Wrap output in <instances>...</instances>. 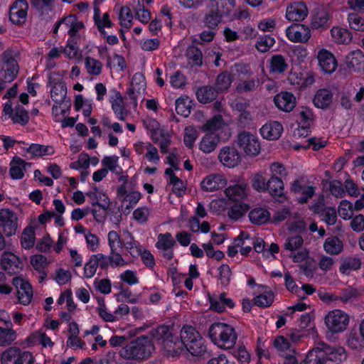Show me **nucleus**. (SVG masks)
Wrapping results in <instances>:
<instances>
[{
    "instance_id": "18",
    "label": "nucleus",
    "mask_w": 364,
    "mask_h": 364,
    "mask_svg": "<svg viewBox=\"0 0 364 364\" xmlns=\"http://www.w3.org/2000/svg\"><path fill=\"white\" fill-rule=\"evenodd\" d=\"M227 181L223 175L211 174L206 176L201 182V187L206 191H214L224 188Z\"/></svg>"
},
{
    "instance_id": "29",
    "label": "nucleus",
    "mask_w": 364,
    "mask_h": 364,
    "mask_svg": "<svg viewBox=\"0 0 364 364\" xmlns=\"http://www.w3.org/2000/svg\"><path fill=\"white\" fill-rule=\"evenodd\" d=\"M232 203V204L228 209V215L232 220H238L250 209L249 205L244 201Z\"/></svg>"
},
{
    "instance_id": "43",
    "label": "nucleus",
    "mask_w": 364,
    "mask_h": 364,
    "mask_svg": "<svg viewBox=\"0 0 364 364\" xmlns=\"http://www.w3.org/2000/svg\"><path fill=\"white\" fill-rule=\"evenodd\" d=\"M21 242L25 249H30L34 245L35 232L33 227H27L24 229L21 235Z\"/></svg>"
},
{
    "instance_id": "37",
    "label": "nucleus",
    "mask_w": 364,
    "mask_h": 364,
    "mask_svg": "<svg viewBox=\"0 0 364 364\" xmlns=\"http://www.w3.org/2000/svg\"><path fill=\"white\" fill-rule=\"evenodd\" d=\"M288 68V64L282 55H275L270 60V72L274 73H284Z\"/></svg>"
},
{
    "instance_id": "63",
    "label": "nucleus",
    "mask_w": 364,
    "mask_h": 364,
    "mask_svg": "<svg viewBox=\"0 0 364 364\" xmlns=\"http://www.w3.org/2000/svg\"><path fill=\"white\" fill-rule=\"evenodd\" d=\"M219 280L220 282V284L226 287L230 284V279H231V269L229 267V265L226 264H222L219 268Z\"/></svg>"
},
{
    "instance_id": "50",
    "label": "nucleus",
    "mask_w": 364,
    "mask_h": 364,
    "mask_svg": "<svg viewBox=\"0 0 364 364\" xmlns=\"http://www.w3.org/2000/svg\"><path fill=\"white\" fill-rule=\"evenodd\" d=\"M274 346L280 351V355L287 353V350H289L288 353H295V350L291 348V344L284 336L277 337L274 341Z\"/></svg>"
},
{
    "instance_id": "12",
    "label": "nucleus",
    "mask_w": 364,
    "mask_h": 364,
    "mask_svg": "<svg viewBox=\"0 0 364 364\" xmlns=\"http://www.w3.org/2000/svg\"><path fill=\"white\" fill-rule=\"evenodd\" d=\"M176 245V242L169 232L159 234L158 240L156 243V247L163 251V257L171 260L173 257V247Z\"/></svg>"
},
{
    "instance_id": "15",
    "label": "nucleus",
    "mask_w": 364,
    "mask_h": 364,
    "mask_svg": "<svg viewBox=\"0 0 364 364\" xmlns=\"http://www.w3.org/2000/svg\"><path fill=\"white\" fill-rule=\"evenodd\" d=\"M199 333L191 326H185L182 328L180 333V339L177 336L176 342V353H178L184 347L191 342L199 338Z\"/></svg>"
},
{
    "instance_id": "23",
    "label": "nucleus",
    "mask_w": 364,
    "mask_h": 364,
    "mask_svg": "<svg viewBox=\"0 0 364 364\" xmlns=\"http://www.w3.org/2000/svg\"><path fill=\"white\" fill-rule=\"evenodd\" d=\"M267 191L274 198L284 196V186L279 177H270L267 181Z\"/></svg>"
},
{
    "instance_id": "28",
    "label": "nucleus",
    "mask_w": 364,
    "mask_h": 364,
    "mask_svg": "<svg viewBox=\"0 0 364 364\" xmlns=\"http://www.w3.org/2000/svg\"><path fill=\"white\" fill-rule=\"evenodd\" d=\"M331 33L333 41L338 44H348L353 38L348 30L340 27H333Z\"/></svg>"
},
{
    "instance_id": "54",
    "label": "nucleus",
    "mask_w": 364,
    "mask_h": 364,
    "mask_svg": "<svg viewBox=\"0 0 364 364\" xmlns=\"http://www.w3.org/2000/svg\"><path fill=\"white\" fill-rule=\"evenodd\" d=\"M321 220L324 221L328 225H333L337 220V214L336 209L333 207H327L320 215Z\"/></svg>"
},
{
    "instance_id": "25",
    "label": "nucleus",
    "mask_w": 364,
    "mask_h": 364,
    "mask_svg": "<svg viewBox=\"0 0 364 364\" xmlns=\"http://www.w3.org/2000/svg\"><path fill=\"white\" fill-rule=\"evenodd\" d=\"M249 218L252 223L259 225L270 222L271 214L264 208H256L250 212Z\"/></svg>"
},
{
    "instance_id": "44",
    "label": "nucleus",
    "mask_w": 364,
    "mask_h": 364,
    "mask_svg": "<svg viewBox=\"0 0 364 364\" xmlns=\"http://www.w3.org/2000/svg\"><path fill=\"white\" fill-rule=\"evenodd\" d=\"M11 119L14 123L25 125L29 121L28 113L22 106L18 105L15 107Z\"/></svg>"
},
{
    "instance_id": "1",
    "label": "nucleus",
    "mask_w": 364,
    "mask_h": 364,
    "mask_svg": "<svg viewBox=\"0 0 364 364\" xmlns=\"http://www.w3.org/2000/svg\"><path fill=\"white\" fill-rule=\"evenodd\" d=\"M295 353L281 354L284 358L283 364H298ZM346 354L343 348H335L321 343L311 350L300 364H340L346 360Z\"/></svg>"
},
{
    "instance_id": "30",
    "label": "nucleus",
    "mask_w": 364,
    "mask_h": 364,
    "mask_svg": "<svg viewBox=\"0 0 364 364\" xmlns=\"http://www.w3.org/2000/svg\"><path fill=\"white\" fill-rule=\"evenodd\" d=\"M323 248L329 255H338L343 250V242L337 237H330L326 239Z\"/></svg>"
},
{
    "instance_id": "34",
    "label": "nucleus",
    "mask_w": 364,
    "mask_h": 364,
    "mask_svg": "<svg viewBox=\"0 0 364 364\" xmlns=\"http://www.w3.org/2000/svg\"><path fill=\"white\" fill-rule=\"evenodd\" d=\"M330 19L328 12L325 9H319L311 19V26L313 29L325 27Z\"/></svg>"
},
{
    "instance_id": "17",
    "label": "nucleus",
    "mask_w": 364,
    "mask_h": 364,
    "mask_svg": "<svg viewBox=\"0 0 364 364\" xmlns=\"http://www.w3.org/2000/svg\"><path fill=\"white\" fill-rule=\"evenodd\" d=\"M274 102L279 109L290 112L296 106V98L289 92H282L274 97Z\"/></svg>"
},
{
    "instance_id": "19",
    "label": "nucleus",
    "mask_w": 364,
    "mask_h": 364,
    "mask_svg": "<svg viewBox=\"0 0 364 364\" xmlns=\"http://www.w3.org/2000/svg\"><path fill=\"white\" fill-rule=\"evenodd\" d=\"M283 132V126L279 122L273 121L266 123L260 129L263 138L269 140L278 139Z\"/></svg>"
},
{
    "instance_id": "53",
    "label": "nucleus",
    "mask_w": 364,
    "mask_h": 364,
    "mask_svg": "<svg viewBox=\"0 0 364 364\" xmlns=\"http://www.w3.org/2000/svg\"><path fill=\"white\" fill-rule=\"evenodd\" d=\"M252 186L258 192L267 191V181L260 173H257L253 175L252 178Z\"/></svg>"
},
{
    "instance_id": "36",
    "label": "nucleus",
    "mask_w": 364,
    "mask_h": 364,
    "mask_svg": "<svg viewBox=\"0 0 364 364\" xmlns=\"http://www.w3.org/2000/svg\"><path fill=\"white\" fill-rule=\"evenodd\" d=\"M232 82V75L228 71L219 74L215 80V88L219 93H222L229 89Z\"/></svg>"
},
{
    "instance_id": "8",
    "label": "nucleus",
    "mask_w": 364,
    "mask_h": 364,
    "mask_svg": "<svg viewBox=\"0 0 364 364\" xmlns=\"http://www.w3.org/2000/svg\"><path fill=\"white\" fill-rule=\"evenodd\" d=\"M2 70L4 72V79L11 82L14 80L19 72V66L14 57V51L8 49L1 55Z\"/></svg>"
},
{
    "instance_id": "40",
    "label": "nucleus",
    "mask_w": 364,
    "mask_h": 364,
    "mask_svg": "<svg viewBox=\"0 0 364 364\" xmlns=\"http://www.w3.org/2000/svg\"><path fill=\"white\" fill-rule=\"evenodd\" d=\"M184 348L193 356H200L205 353L206 350V347L204 345V340L200 336Z\"/></svg>"
},
{
    "instance_id": "51",
    "label": "nucleus",
    "mask_w": 364,
    "mask_h": 364,
    "mask_svg": "<svg viewBox=\"0 0 364 364\" xmlns=\"http://www.w3.org/2000/svg\"><path fill=\"white\" fill-rule=\"evenodd\" d=\"M216 8L214 9L215 11H218L221 16H227L228 15L232 9L235 6V1L234 0H227V1H215Z\"/></svg>"
},
{
    "instance_id": "49",
    "label": "nucleus",
    "mask_w": 364,
    "mask_h": 364,
    "mask_svg": "<svg viewBox=\"0 0 364 364\" xmlns=\"http://www.w3.org/2000/svg\"><path fill=\"white\" fill-rule=\"evenodd\" d=\"M274 294L272 291H266L255 297L254 303L259 307H268L274 301Z\"/></svg>"
},
{
    "instance_id": "47",
    "label": "nucleus",
    "mask_w": 364,
    "mask_h": 364,
    "mask_svg": "<svg viewBox=\"0 0 364 364\" xmlns=\"http://www.w3.org/2000/svg\"><path fill=\"white\" fill-rule=\"evenodd\" d=\"M85 63L88 73L95 75H98L101 73L102 64L98 60L88 56L85 58Z\"/></svg>"
},
{
    "instance_id": "10",
    "label": "nucleus",
    "mask_w": 364,
    "mask_h": 364,
    "mask_svg": "<svg viewBox=\"0 0 364 364\" xmlns=\"http://www.w3.org/2000/svg\"><path fill=\"white\" fill-rule=\"evenodd\" d=\"M286 35L292 42L306 43L311 37V31L304 24L294 23L287 28Z\"/></svg>"
},
{
    "instance_id": "7",
    "label": "nucleus",
    "mask_w": 364,
    "mask_h": 364,
    "mask_svg": "<svg viewBox=\"0 0 364 364\" xmlns=\"http://www.w3.org/2000/svg\"><path fill=\"white\" fill-rule=\"evenodd\" d=\"M0 228L5 236L11 237L14 235L18 229V217L16 213L8 208L1 209Z\"/></svg>"
},
{
    "instance_id": "11",
    "label": "nucleus",
    "mask_w": 364,
    "mask_h": 364,
    "mask_svg": "<svg viewBox=\"0 0 364 364\" xmlns=\"http://www.w3.org/2000/svg\"><path fill=\"white\" fill-rule=\"evenodd\" d=\"M28 4L26 0H16L9 10V19L16 25H22L26 21Z\"/></svg>"
},
{
    "instance_id": "52",
    "label": "nucleus",
    "mask_w": 364,
    "mask_h": 364,
    "mask_svg": "<svg viewBox=\"0 0 364 364\" xmlns=\"http://www.w3.org/2000/svg\"><path fill=\"white\" fill-rule=\"evenodd\" d=\"M97 257V256H95V255H92L89 261L85 264L84 267V276L86 278H91L95 275L99 265Z\"/></svg>"
},
{
    "instance_id": "32",
    "label": "nucleus",
    "mask_w": 364,
    "mask_h": 364,
    "mask_svg": "<svg viewBox=\"0 0 364 364\" xmlns=\"http://www.w3.org/2000/svg\"><path fill=\"white\" fill-rule=\"evenodd\" d=\"M17 338V333L12 327L0 326V346H11Z\"/></svg>"
},
{
    "instance_id": "21",
    "label": "nucleus",
    "mask_w": 364,
    "mask_h": 364,
    "mask_svg": "<svg viewBox=\"0 0 364 364\" xmlns=\"http://www.w3.org/2000/svg\"><path fill=\"white\" fill-rule=\"evenodd\" d=\"M218 94V91L212 85L201 86L196 91L198 100L203 104L213 102L217 98Z\"/></svg>"
},
{
    "instance_id": "33",
    "label": "nucleus",
    "mask_w": 364,
    "mask_h": 364,
    "mask_svg": "<svg viewBox=\"0 0 364 364\" xmlns=\"http://www.w3.org/2000/svg\"><path fill=\"white\" fill-rule=\"evenodd\" d=\"M186 55L188 63L192 66H201L203 64V54L201 50L195 46H190L187 48Z\"/></svg>"
},
{
    "instance_id": "41",
    "label": "nucleus",
    "mask_w": 364,
    "mask_h": 364,
    "mask_svg": "<svg viewBox=\"0 0 364 364\" xmlns=\"http://www.w3.org/2000/svg\"><path fill=\"white\" fill-rule=\"evenodd\" d=\"M224 120L220 114H216L208 121L201 127L203 132H214L223 127Z\"/></svg>"
},
{
    "instance_id": "16",
    "label": "nucleus",
    "mask_w": 364,
    "mask_h": 364,
    "mask_svg": "<svg viewBox=\"0 0 364 364\" xmlns=\"http://www.w3.org/2000/svg\"><path fill=\"white\" fill-rule=\"evenodd\" d=\"M308 15V9L302 1L294 2L287 9L286 17L289 21H299Z\"/></svg>"
},
{
    "instance_id": "38",
    "label": "nucleus",
    "mask_w": 364,
    "mask_h": 364,
    "mask_svg": "<svg viewBox=\"0 0 364 364\" xmlns=\"http://www.w3.org/2000/svg\"><path fill=\"white\" fill-rule=\"evenodd\" d=\"M20 348L9 347L1 355V364H17Z\"/></svg>"
},
{
    "instance_id": "46",
    "label": "nucleus",
    "mask_w": 364,
    "mask_h": 364,
    "mask_svg": "<svg viewBox=\"0 0 364 364\" xmlns=\"http://www.w3.org/2000/svg\"><path fill=\"white\" fill-rule=\"evenodd\" d=\"M28 153L32 154L35 156H42L53 154L54 151L51 146H43L37 144H32L27 149Z\"/></svg>"
},
{
    "instance_id": "48",
    "label": "nucleus",
    "mask_w": 364,
    "mask_h": 364,
    "mask_svg": "<svg viewBox=\"0 0 364 364\" xmlns=\"http://www.w3.org/2000/svg\"><path fill=\"white\" fill-rule=\"evenodd\" d=\"M146 86V83L144 75L141 73L134 74L130 87H134V90H136L138 94H144Z\"/></svg>"
},
{
    "instance_id": "3",
    "label": "nucleus",
    "mask_w": 364,
    "mask_h": 364,
    "mask_svg": "<svg viewBox=\"0 0 364 364\" xmlns=\"http://www.w3.org/2000/svg\"><path fill=\"white\" fill-rule=\"evenodd\" d=\"M208 336L215 345L224 349L232 348L237 338L232 326L220 322L214 323L210 326Z\"/></svg>"
},
{
    "instance_id": "20",
    "label": "nucleus",
    "mask_w": 364,
    "mask_h": 364,
    "mask_svg": "<svg viewBox=\"0 0 364 364\" xmlns=\"http://www.w3.org/2000/svg\"><path fill=\"white\" fill-rule=\"evenodd\" d=\"M225 193L232 202H240L247 197V186L245 184H234L229 186Z\"/></svg>"
},
{
    "instance_id": "14",
    "label": "nucleus",
    "mask_w": 364,
    "mask_h": 364,
    "mask_svg": "<svg viewBox=\"0 0 364 364\" xmlns=\"http://www.w3.org/2000/svg\"><path fill=\"white\" fill-rule=\"evenodd\" d=\"M2 268L9 274H15L21 270L23 264L21 259L14 254L4 252L1 256Z\"/></svg>"
},
{
    "instance_id": "39",
    "label": "nucleus",
    "mask_w": 364,
    "mask_h": 364,
    "mask_svg": "<svg viewBox=\"0 0 364 364\" xmlns=\"http://www.w3.org/2000/svg\"><path fill=\"white\" fill-rule=\"evenodd\" d=\"M222 16L214 9H211L203 18V23L209 29L214 30L222 21Z\"/></svg>"
},
{
    "instance_id": "4",
    "label": "nucleus",
    "mask_w": 364,
    "mask_h": 364,
    "mask_svg": "<svg viewBox=\"0 0 364 364\" xmlns=\"http://www.w3.org/2000/svg\"><path fill=\"white\" fill-rule=\"evenodd\" d=\"M151 339L159 345H161L168 353H176V342L177 336L173 332V328L168 326L161 325L149 331Z\"/></svg>"
},
{
    "instance_id": "42",
    "label": "nucleus",
    "mask_w": 364,
    "mask_h": 364,
    "mask_svg": "<svg viewBox=\"0 0 364 364\" xmlns=\"http://www.w3.org/2000/svg\"><path fill=\"white\" fill-rule=\"evenodd\" d=\"M191 101L188 97H179L176 100V111L178 114L187 117L191 114Z\"/></svg>"
},
{
    "instance_id": "27",
    "label": "nucleus",
    "mask_w": 364,
    "mask_h": 364,
    "mask_svg": "<svg viewBox=\"0 0 364 364\" xmlns=\"http://www.w3.org/2000/svg\"><path fill=\"white\" fill-rule=\"evenodd\" d=\"M347 65L355 71L360 72L364 70V54L361 50L351 52L348 56Z\"/></svg>"
},
{
    "instance_id": "56",
    "label": "nucleus",
    "mask_w": 364,
    "mask_h": 364,
    "mask_svg": "<svg viewBox=\"0 0 364 364\" xmlns=\"http://www.w3.org/2000/svg\"><path fill=\"white\" fill-rule=\"evenodd\" d=\"M304 242L303 237L301 235L289 237L284 243V248L291 252L301 247Z\"/></svg>"
},
{
    "instance_id": "2",
    "label": "nucleus",
    "mask_w": 364,
    "mask_h": 364,
    "mask_svg": "<svg viewBox=\"0 0 364 364\" xmlns=\"http://www.w3.org/2000/svg\"><path fill=\"white\" fill-rule=\"evenodd\" d=\"M154 350L152 341L147 336H141L122 348L119 354L127 360H143L149 358Z\"/></svg>"
},
{
    "instance_id": "59",
    "label": "nucleus",
    "mask_w": 364,
    "mask_h": 364,
    "mask_svg": "<svg viewBox=\"0 0 364 364\" xmlns=\"http://www.w3.org/2000/svg\"><path fill=\"white\" fill-rule=\"evenodd\" d=\"M125 249L133 257H138L141 254L142 247L130 235V240L124 243Z\"/></svg>"
},
{
    "instance_id": "22",
    "label": "nucleus",
    "mask_w": 364,
    "mask_h": 364,
    "mask_svg": "<svg viewBox=\"0 0 364 364\" xmlns=\"http://www.w3.org/2000/svg\"><path fill=\"white\" fill-rule=\"evenodd\" d=\"M313 101L316 107L326 109L332 103L333 94L328 89H320L316 92Z\"/></svg>"
},
{
    "instance_id": "5",
    "label": "nucleus",
    "mask_w": 364,
    "mask_h": 364,
    "mask_svg": "<svg viewBox=\"0 0 364 364\" xmlns=\"http://www.w3.org/2000/svg\"><path fill=\"white\" fill-rule=\"evenodd\" d=\"M349 323L348 314L339 309L328 312L325 317V323L327 328L332 333L343 331Z\"/></svg>"
},
{
    "instance_id": "31",
    "label": "nucleus",
    "mask_w": 364,
    "mask_h": 364,
    "mask_svg": "<svg viewBox=\"0 0 364 364\" xmlns=\"http://www.w3.org/2000/svg\"><path fill=\"white\" fill-rule=\"evenodd\" d=\"M67 95V87L64 82H56L50 91L52 100L58 105L64 102Z\"/></svg>"
},
{
    "instance_id": "13",
    "label": "nucleus",
    "mask_w": 364,
    "mask_h": 364,
    "mask_svg": "<svg viewBox=\"0 0 364 364\" xmlns=\"http://www.w3.org/2000/svg\"><path fill=\"white\" fill-rule=\"evenodd\" d=\"M318 65L321 70L327 74L333 73L337 68V60L330 51L321 49L317 55Z\"/></svg>"
},
{
    "instance_id": "55",
    "label": "nucleus",
    "mask_w": 364,
    "mask_h": 364,
    "mask_svg": "<svg viewBox=\"0 0 364 364\" xmlns=\"http://www.w3.org/2000/svg\"><path fill=\"white\" fill-rule=\"evenodd\" d=\"M361 266L360 259L358 258H349L340 267V272L342 274H348V270H357Z\"/></svg>"
},
{
    "instance_id": "62",
    "label": "nucleus",
    "mask_w": 364,
    "mask_h": 364,
    "mask_svg": "<svg viewBox=\"0 0 364 364\" xmlns=\"http://www.w3.org/2000/svg\"><path fill=\"white\" fill-rule=\"evenodd\" d=\"M117 156H106L103 159L102 165L107 167L112 172L119 175L122 173V169L117 166Z\"/></svg>"
},
{
    "instance_id": "24",
    "label": "nucleus",
    "mask_w": 364,
    "mask_h": 364,
    "mask_svg": "<svg viewBox=\"0 0 364 364\" xmlns=\"http://www.w3.org/2000/svg\"><path fill=\"white\" fill-rule=\"evenodd\" d=\"M31 166L18 156H14L10 163V176L14 179H21L23 177L26 166Z\"/></svg>"
},
{
    "instance_id": "6",
    "label": "nucleus",
    "mask_w": 364,
    "mask_h": 364,
    "mask_svg": "<svg viewBox=\"0 0 364 364\" xmlns=\"http://www.w3.org/2000/svg\"><path fill=\"white\" fill-rule=\"evenodd\" d=\"M237 143L248 156H255L259 154L261 147L259 139L250 132L244 131L240 133L237 135Z\"/></svg>"
},
{
    "instance_id": "26",
    "label": "nucleus",
    "mask_w": 364,
    "mask_h": 364,
    "mask_svg": "<svg viewBox=\"0 0 364 364\" xmlns=\"http://www.w3.org/2000/svg\"><path fill=\"white\" fill-rule=\"evenodd\" d=\"M220 142V138L214 134H208L205 135L199 144V149L203 153L210 154L213 152Z\"/></svg>"
},
{
    "instance_id": "58",
    "label": "nucleus",
    "mask_w": 364,
    "mask_h": 364,
    "mask_svg": "<svg viewBox=\"0 0 364 364\" xmlns=\"http://www.w3.org/2000/svg\"><path fill=\"white\" fill-rule=\"evenodd\" d=\"M258 85V80L252 79L249 80H244L237 85L236 90L239 93L252 92L256 90Z\"/></svg>"
},
{
    "instance_id": "57",
    "label": "nucleus",
    "mask_w": 364,
    "mask_h": 364,
    "mask_svg": "<svg viewBox=\"0 0 364 364\" xmlns=\"http://www.w3.org/2000/svg\"><path fill=\"white\" fill-rule=\"evenodd\" d=\"M17 294L20 304H22L23 305L29 304L33 298L31 286H27V287H23V289L21 288V289H18Z\"/></svg>"
},
{
    "instance_id": "35",
    "label": "nucleus",
    "mask_w": 364,
    "mask_h": 364,
    "mask_svg": "<svg viewBox=\"0 0 364 364\" xmlns=\"http://www.w3.org/2000/svg\"><path fill=\"white\" fill-rule=\"evenodd\" d=\"M112 108L119 120L124 121L127 117V112L124 105L123 99L121 94L117 92L115 98L111 101Z\"/></svg>"
},
{
    "instance_id": "61",
    "label": "nucleus",
    "mask_w": 364,
    "mask_h": 364,
    "mask_svg": "<svg viewBox=\"0 0 364 364\" xmlns=\"http://www.w3.org/2000/svg\"><path fill=\"white\" fill-rule=\"evenodd\" d=\"M338 213L343 219H350L353 215V203L347 200H342L338 207Z\"/></svg>"
},
{
    "instance_id": "45",
    "label": "nucleus",
    "mask_w": 364,
    "mask_h": 364,
    "mask_svg": "<svg viewBox=\"0 0 364 364\" xmlns=\"http://www.w3.org/2000/svg\"><path fill=\"white\" fill-rule=\"evenodd\" d=\"M275 40L269 35L260 36L255 45L256 48L261 53L267 52L274 44Z\"/></svg>"
},
{
    "instance_id": "64",
    "label": "nucleus",
    "mask_w": 364,
    "mask_h": 364,
    "mask_svg": "<svg viewBox=\"0 0 364 364\" xmlns=\"http://www.w3.org/2000/svg\"><path fill=\"white\" fill-rule=\"evenodd\" d=\"M120 23L125 28H129L131 26V22L132 19V15L131 10L128 6H122L119 12Z\"/></svg>"
},
{
    "instance_id": "9",
    "label": "nucleus",
    "mask_w": 364,
    "mask_h": 364,
    "mask_svg": "<svg viewBox=\"0 0 364 364\" xmlns=\"http://www.w3.org/2000/svg\"><path fill=\"white\" fill-rule=\"evenodd\" d=\"M220 162L226 167L233 168L241 161V155L238 150L233 146L223 147L218 154Z\"/></svg>"
},
{
    "instance_id": "60",
    "label": "nucleus",
    "mask_w": 364,
    "mask_h": 364,
    "mask_svg": "<svg viewBox=\"0 0 364 364\" xmlns=\"http://www.w3.org/2000/svg\"><path fill=\"white\" fill-rule=\"evenodd\" d=\"M348 21L350 28L355 31H364V19L357 14H348Z\"/></svg>"
}]
</instances>
